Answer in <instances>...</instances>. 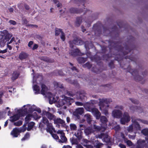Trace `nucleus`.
<instances>
[{
  "mask_svg": "<svg viewBox=\"0 0 148 148\" xmlns=\"http://www.w3.org/2000/svg\"><path fill=\"white\" fill-rule=\"evenodd\" d=\"M128 38L130 39L127 42L128 44L124 46V48L121 46V43L119 42H116L114 40H109L108 47L109 49V53L111 52L112 49H114L115 51H117L118 54H113L115 55V60L119 62L120 66L122 68L125 69H127V72L131 74L134 77L135 81L137 82L141 81L143 78L139 75V70L137 69L133 70L131 69L130 65H129L127 68L122 66V61L123 60L124 56L130 52L132 50H134V49H132L131 48L135 47L132 45L135 38L132 36H129Z\"/></svg>",
  "mask_w": 148,
  "mask_h": 148,
  "instance_id": "nucleus-1",
  "label": "nucleus"
},
{
  "mask_svg": "<svg viewBox=\"0 0 148 148\" xmlns=\"http://www.w3.org/2000/svg\"><path fill=\"white\" fill-rule=\"evenodd\" d=\"M99 105L100 110L106 116L108 114V109L109 106V104L112 101L111 99L103 98L99 99Z\"/></svg>",
  "mask_w": 148,
  "mask_h": 148,
  "instance_id": "nucleus-2",
  "label": "nucleus"
},
{
  "mask_svg": "<svg viewBox=\"0 0 148 148\" xmlns=\"http://www.w3.org/2000/svg\"><path fill=\"white\" fill-rule=\"evenodd\" d=\"M12 36V35L9 33L8 31L5 30L1 32L0 34V44L4 45L7 41L9 40Z\"/></svg>",
  "mask_w": 148,
  "mask_h": 148,
  "instance_id": "nucleus-3",
  "label": "nucleus"
},
{
  "mask_svg": "<svg viewBox=\"0 0 148 148\" xmlns=\"http://www.w3.org/2000/svg\"><path fill=\"white\" fill-rule=\"evenodd\" d=\"M103 33L105 36H108L112 34H114L115 36H118L119 35V31L118 28L116 25H114L112 28V32L110 31V29L103 27Z\"/></svg>",
  "mask_w": 148,
  "mask_h": 148,
  "instance_id": "nucleus-4",
  "label": "nucleus"
},
{
  "mask_svg": "<svg viewBox=\"0 0 148 148\" xmlns=\"http://www.w3.org/2000/svg\"><path fill=\"white\" fill-rule=\"evenodd\" d=\"M74 99H75V97H74ZM73 99V98H72L70 97H64V99L59 101V104L60 106H62L64 105H66L67 106H69L71 104L72 101Z\"/></svg>",
  "mask_w": 148,
  "mask_h": 148,
  "instance_id": "nucleus-5",
  "label": "nucleus"
},
{
  "mask_svg": "<svg viewBox=\"0 0 148 148\" xmlns=\"http://www.w3.org/2000/svg\"><path fill=\"white\" fill-rule=\"evenodd\" d=\"M130 120V116L128 113L125 112L123 117L121 119V123L122 124L124 125L126 123H128Z\"/></svg>",
  "mask_w": 148,
  "mask_h": 148,
  "instance_id": "nucleus-6",
  "label": "nucleus"
},
{
  "mask_svg": "<svg viewBox=\"0 0 148 148\" xmlns=\"http://www.w3.org/2000/svg\"><path fill=\"white\" fill-rule=\"evenodd\" d=\"M97 137L99 138H103V141L106 143H109L111 141V138L107 134L101 133L98 135Z\"/></svg>",
  "mask_w": 148,
  "mask_h": 148,
  "instance_id": "nucleus-7",
  "label": "nucleus"
},
{
  "mask_svg": "<svg viewBox=\"0 0 148 148\" xmlns=\"http://www.w3.org/2000/svg\"><path fill=\"white\" fill-rule=\"evenodd\" d=\"M92 29L94 30L95 35V36H99L101 34V30L100 28L99 24L96 23L94 24Z\"/></svg>",
  "mask_w": 148,
  "mask_h": 148,
  "instance_id": "nucleus-8",
  "label": "nucleus"
},
{
  "mask_svg": "<svg viewBox=\"0 0 148 148\" xmlns=\"http://www.w3.org/2000/svg\"><path fill=\"white\" fill-rule=\"evenodd\" d=\"M100 121L101 122V127L103 128V130H105L107 127V123L108 119L106 117L104 116H102L100 117Z\"/></svg>",
  "mask_w": 148,
  "mask_h": 148,
  "instance_id": "nucleus-9",
  "label": "nucleus"
},
{
  "mask_svg": "<svg viewBox=\"0 0 148 148\" xmlns=\"http://www.w3.org/2000/svg\"><path fill=\"white\" fill-rule=\"evenodd\" d=\"M53 121L54 124L56 125V126L58 127H60V124L63 126L65 125V121L60 118H57L56 117Z\"/></svg>",
  "mask_w": 148,
  "mask_h": 148,
  "instance_id": "nucleus-10",
  "label": "nucleus"
},
{
  "mask_svg": "<svg viewBox=\"0 0 148 148\" xmlns=\"http://www.w3.org/2000/svg\"><path fill=\"white\" fill-rule=\"evenodd\" d=\"M145 140L139 139L137 141L136 148H144L146 145Z\"/></svg>",
  "mask_w": 148,
  "mask_h": 148,
  "instance_id": "nucleus-11",
  "label": "nucleus"
},
{
  "mask_svg": "<svg viewBox=\"0 0 148 148\" xmlns=\"http://www.w3.org/2000/svg\"><path fill=\"white\" fill-rule=\"evenodd\" d=\"M43 114L44 115H45L50 120L54 121L56 117V116L53 114H52L48 111L46 110L43 111Z\"/></svg>",
  "mask_w": 148,
  "mask_h": 148,
  "instance_id": "nucleus-12",
  "label": "nucleus"
},
{
  "mask_svg": "<svg viewBox=\"0 0 148 148\" xmlns=\"http://www.w3.org/2000/svg\"><path fill=\"white\" fill-rule=\"evenodd\" d=\"M86 94L84 91H81L76 93V99L77 100H82L85 96Z\"/></svg>",
  "mask_w": 148,
  "mask_h": 148,
  "instance_id": "nucleus-13",
  "label": "nucleus"
},
{
  "mask_svg": "<svg viewBox=\"0 0 148 148\" xmlns=\"http://www.w3.org/2000/svg\"><path fill=\"white\" fill-rule=\"evenodd\" d=\"M112 114L114 117L117 118H121L122 115L121 111L119 110H114L112 111Z\"/></svg>",
  "mask_w": 148,
  "mask_h": 148,
  "instance_id": "nucleus-14",
  "label": "nucleus"
},
{
  "mask_svg": "<svg viewBox=\"0 0 148 148\" xmlns=\"http://www.w3.org/2000/svg\"><path fill=\"white\" fill-rule=\"evenodd\" d=\"M73 44L76 45H81L84 44V42L79 37H76L73 40Z\"/></svg>",
  "mask_w": 148,
  "mask_h": 148,
  "instance_id": "nucleus-15",
  "label": "nucleus"
},
{
  "mask_svg": "<svg viewBox=\"0 0 148 148\" xmlns=\"http://www.w3.org/2000/svg\"><path fill=\"white\" fill-rule=\"evenodd\" d=\"M84 112V109L83 108H79L76 109L74 112V115L77 117H79V115L82 114Z\"/></svg>",
  "mask_w": 148,
  "mask_h": 148,
  "instance_id": "nucleus-16",
  "label": "nucleus"
},
{
  "mask_svg": "<svg viewBox=\"0 0 148 148\" xmlns=\"http://www.w3.org/2000/svg\"><path fill=\"white\" fill-rule=\"evenodd\" d=\"M91 141L92 144L94 145V147L96 148H100L103 145L102 143H99L97 140L93 139Z\"/></svg>",
  "mask_w": 148,
  "mask_h": 148,
  "instance_id": "nucleus-17",
  "label": "nucleus"
},
{
  "mask_svg": "<svg viewBox=\"0 0 148 148\" xmlns=\"http://www.w3.org/2000/svg\"><path fill=\"white\" fill-rule=\"evenodd\" d=\"M69 12L71 14L80 13L83 12L82 9H79L75 8H72L69 9Z\"/></svg>",
  "mask_w": 148,
  "mask_h": 148,
  "instance_id": "nucleus-18",
  "label": "nucleus"
},
{
  "mask_svg": "<svg viewBox=\"0 0 148 148\" xmlns=\"http://www.w3.org/2000/svg\"><path fill=\"white\" fill-rule=\"evenodd\" d=\"M19 72L17 71H13L12 74V77H11V79L12 82L17 79L19 75H20Z\"/></svg>",
  "mask_w": 148,
  "mask_h": 148,
  "instance_id": "nucleus-19",
  "label": "nucleus"
},
{
  "mask_svg": "<svg viewBox=\"0 0 148 148\" xmlns=\"http://www.w3.org/2000/svg\"><path fill=\"white\" fill-rule=\"evenodd\" d=\"M28 56V53L24 52L22 51L20 53L18 58L21 60H22L27 58Z\"/></svg>",
  "mask_w": 148,
  "mask_h": 148,
  "instance_id": "nucleus-20",
  "label": "nucleus"
},
{
  "mask_svg": "<svg viewBox=\"0 0 148 148\" xmlns=\"http://www.w3.org/2000/svg\"><path fill=\"white\" fill-rule=\"evenodd\" d=\"M84 132L86 135H88L93 133L94 130L92 127H88L84 130Z\"/></svg>",
  "mask_w": 148,
  "mask_h": 148,
  "instance_id": "nucleus-21",
  "label": "nucleus"
},
{
  "mask_svg": "<svg viewBox=\"0 0 148 148\" xmlns=\"http://www.w3.org/2000/svg\"><path fill=\"white\" fill-rule=\"evenodd\" d=\"M70 54L71 55L75 57L79 55L80 54V51L79 49H76L73 50H71V51Z\"/></svg>",
  "mask_w": 148,
  "mask_h": 148,
  "instance_id": "nucleus-22",
  "label": "nucleus"
},
{
  "mask_svg": "<svg viewBox=\"0 0 148 148\" xmlns=\"http://www.w3.org/2000/svg\"><path fill=\"white\" fill-rule=\"evenodd\" d=\"M61 139H59L58 142L60 143H66L67 141V138L65 136L64 134H61V135L60 136Z\"/></svg>",
  "mask_w": 148,
  "mask_h": 148,
  "instance_id": "nucleus-23",
  "label": "nucleus"
},
{
  "mask_svg": "<svg viewBox=\"0 0 148 148\" xmlns=\"http://www.w3.org/2000/svg\"><path fill=\"white\" fill-rule=\"evenodd\" d=\"M136 55L133 56L131 54L129 56H126L125 57V59H129L131 61H134L136 63L137 60V59L136 58Z\"/></svg>",
  "mask_w": 148,
  "mask_h": 148,
  "instance_id": "nucleus-24",
  "label": "nucleus"
},
{
  "mask_svg": "<svg viewBox=\"0 0 148 148\" xmlns=\"http://www.w3.org/2000/svg\"><path fill=\"white\" fill-rule=\"evenodd\" d=\"M18 129L17 128H14L12 131L11 134L14 137H17L18 135V133L20 132Z\"/></svg>",
  "mask_w": 148,
  "mask_h": 148,
  "instance_id": "nucleus-25",
  "label": "nucleus"
},
{
  "mask_svg": "<svg viewBox=\"0 0 148 148\" xmlns=\"http://www.w3.org/2000/svg\"><path fill=\"white\" fill-rule=\"evenodd\" d=\"M46 125H47V129L46 130L48 132H49L50 134L52 133L53 130V127L52 125V124L51 123H49V122L47 123Z\"/></svg>",
  "mask_w": 148,
  "mask_h": 148,
  "instance_id": "nucleus-26",
  "label": "nucleus"
},
{
  "mask_svg": "<svg viewBox=\"0 0 148 148\" xmlns=\"http://www.w3.org/2000/svg\"><path fill=\"white\" fill-rule=\"evenodd\" d=\"M10 118V121L12 122H14L19 119L20 116L18 114H16L11 116Z\"/></svg>",
  "mask_w": 148,
  "mask_h": 148,
  "instance_id": "nucleus-27",
  "label": "nucleus"
},
{
  "mask_svg": "<svg viewBox=\"0 0 148 148\" xmlns=\"http://www.w3.org/2000/svg\"><path fill=\"white\" fill-rule=\"evenodd\" d=\"M82 18L80 17H78L76 18V21L75 23V25L77 27H79L82 21Z\"/></svg>",
  "mask_w": 148,
  "mask_h": 148,
  "instance_id": "nucleus-28",
  "label": "nucleus"
},
{
  "mask_svg": "<svg viewBox=\"0 0 148 148\" xmlns=\"http://www.w3.org/2000/svg\"><path fill=\"white\" fill-rule=\"evenodd\" d=\"M42 89L41 91V94L45 95L47 91V88L46 86L44 84H42L41 85Z\"/></svg>",
  "mask_w": 148,
  "mask_h": 148,
  "instance_id": "nucleus-29",
  "label": "nucleus"
},
{
  "mask_svg": "<svg viewBox=\"0 0 148 148\" xmlns=\"http://www.w3.org/2000/svg\"><path fill=\"white\" fill-rule=\"evenodd\" d=\"M77 60L79 63H84L87 60V58H84L81 57H79Z\"/></svg>",
  "mask_w": 148,
  "mask_h": 148,
  "instance_id": "nucleus-30",
  "label": "nucleus"
},
{
  "mask_svg": "<svg viewBox=\"0 0 148 148\" xmlns=\"http://www.w3.org/2000/svg\"><path fill=\"white\" fill-rule=\"evenodd\" d=\"M40 59L42 61L48 62H52V60L47 56H42L40 57Z\"/></svg>",
  "mask_w": 148,
  "mask_h": 148,
  "instance_id": "nucleus-31",
  "label": "nucleus"
},
{
  "mask_svg": "<svg viewBox=\"0 0 148 148\" xmlns=\"http://www.w3.org/2000/svg\"><path fill=\"white\" fill-rule=\"evenodd\" d=\"M112 56V54H110L109 53L103 55V60L106 61H108Z\"/></svg>",
  "mask_w": 148,
  "mask_h": 148,
  "instance_id": "nucleus-32",
  "label": "nucleus"
},
{
  "mask_svg": "<svg viewBox=\"0 0 148 148\" xmlns=\"http://www.w3.org/2000/svg\"><path fill=\"white\" fill-rule=\"evenodd\" d=\"M86 55L88 57L90 58L92 60H95L97 61V57L94 56H92L91 54V53L90 52H87L86 53Z\"/></svg>",
  "mask_w": 148,
  "mask_h": 148,
  "instance_id": "nucleus-33",
  "label": "nucleus"
},
{
  "mask_svg": "<svg viewBox=\"0 0 148 148\" xmlns=\"http://www.w3.org/2000/svg\"><path fill=\"white\" fill-rule=\"evenodd\" d=\"M33 89L35 91V94H38L40 93V87L38 85L36 84L34 85L33 87Z\"/></svg>",
  "mask_w": 148,
  "mask_h": 148,
  "instance_id": "nucleus-34",
  "label": "nucleus"
},
{
  "mask_svg": "<svg viewBox=\"0 0 148 148\" xmlns=\"http://www.w3.org/2000/svg\"><path fill=\"white\" fill-rule=\"evenodd\" d=\"M53 85L56 88L58 87L61 88H63L62 84L59 82H58L56 81L54 82Z\"/></svg>",
  "mask_w": 148,
  "mask_h": 148,
  "instance_id": "nucleus-35",
  "label": "nucleus"
},
{
  "mask_svg": "<svg viewBox=\"0 0 148 148\" xmlns=\"http://www.w3.org/2000/svg\"><path fill=\"white\" fill-rule=\"evenodd\" d=\"M84 116L86 118L87 122L89 124H90L91 121V115L89 114H86Z\"/></svg>",
  "mask_w": 148,
  "mask_h": 148,
  "instance_id": "nucleus-36",
  "label": "nucleus"
},
{
  "mask_svg": "<svg viewBox=\"0 0 148 148\" xmlns=\"http://www.w3.org/2000/svg\"><path fill=\"white\" fill-rule=\"evenodd\" d=\"M63 32L62 29L56 27L55 28V35L56 36H58L60 33H61Z\"/></svg>",
  "mask_w": 148,
  "mask_h": 148,
  "instance_id": "nucleus-37",
  "label": "nucleus"
},
{
  "mask_svg": "<svg viewBox=\"0 0 148 148\" xmlns=\"http://www.w3.org/2000/svg\"><path fill=\"white\" fill-rule=\"evenodd\" d=\"M82 132L81 131H78L75 134V136L79 140H80L82 138Z\"/></svg>",
  "mask_w": 148,
  "mask_h": 148,
  "instance_id": "nucleus-38",
  "label": "nucleus"
},
{
  "mask_svg": "<svg viewBox=\"0 0 148 148\" xmlns=\"http://www.w3.org/2000/svg\"><path fill=\"white\" fill-rule=\"evenodd\" d=\"M91 71L93 72L96 73H98L100 72V69L97 68L96 66L93 67L92 68Z\"/></svg>",
  "mask_w": 148,
  "mask_h": 148,
  "instance_id": "nucleus-39",
  "label": "nucleus"
},
{
  "mask_svg": "<svg viewBox=\"0 0 148 148\" xmlns=\"http://www.w3.org/2000/svg\"><path fill=\"white\" fill-rule=\"evenodd\" d=\"M88 109L89 110H88L89 111H91L92 113L94 115L96 113H97V112L99 111L98 110L95 108H90L89 107H88Z\"/></svg>",
  "mask_w": 148,
  "mask_h": 148,
  "instance_id": "nucleus-40",
  "label": "nucleus"
},
{
  "mask_svg": "<svg viewBox=\"0 0 148 148\" xmlns=\"http://www.w3.org/2000/svg\"><path fill=\"white\" fill-rule=\"evenodd\" d=\"M35 125V123L33 122H30L28 125V127L27 130L28 131L30 130L34 127Z\"/></svg>",
  "mask_w": 148,
  "mask_h": 148,
  "instance_id": "nucleus-41",
  "label": "nucleus"
},
{
  "mask_svg": "<svg viewBox=\"0 0 148 148\" xmlns=\"http://www.w3.org/2000/svg\"><path fill=\"white\" fill-rule=\"evenodd\" d=\"M74 2L76 4H81L83 3V5L84 7H85L84 5V3L85 1V0H73Z\"/></svg>",
  "mask_w": 148,
  "mask_h": 148,
  "instance_id": "nucleus-42",
  "label": "nucleus"
},
{
  "mask_svg": "<svg viewBox=\"0 0 148 148\" xmlns=\"http://www.w3.org/2000/svg\"><path fill=\"white\" fill-rule=\"evenodd\" d=\"M93 127L94 129V131H98L103 129V128L98 126L96 125H93Z\"/></svg>",
  "mask_w": 148,
  "mask_h": 148,
  "instance_id": "nucleus-43",
  "label": "nucleus"
},
{
  "mask_svg": "<svg viewBox=\"0 0 148 148\" xmlns=\"http://www.w3.org/2000/svg\"><path fill=\"white\" fill-rule=\"evenodd\" d=\"M141 132L144 135L147 136V137H148V129H144L142 130Z\"/></svg>",
  "mask_w": 148,
  "mask_h": 148,
  "instance_id": "nucleus-44",
  "label": "nucleus"
},
{
  "mask_svg": "<svg viewBox=\"0 0 148 148\" xmlns=\"http://www.w3.org/2000/svg\"><path fill=\"white\" fill-rule=\"evenodd\" d=\"M70 128L71 130H77L76 125L73 123H71L70 125Z\"/></svg>",
  "mask_w": 148,
  "mask_h": 148,
  "instance_id": "nucleus-45",
  "label": "nucleus"
},
{
  "mask_svg": "<svg viewBox=\"0 0 148 148\" xmlns=\"http://www.w3.org/2000/svg\"><path fill=\"white\" fill-rule=\"evenodd\" d=\"M140 107H138L136 106H132L130 107V110L133 111H137V110H139Z\"/></svg>",
  "mask_w": 148,
  "mask_h": 148,
  "instance_id": "nucleus-46",
  "label": "nucleus"
},
{
  "mask_svg": "<svg viewBox=\"0 0 148 148\" xmlns=\"http://www.w3.org/2000/svg\"><path fill=\"white\" fill-rule=\"evenodd\" d=\"M92 66V65L90 64L89 62H87L83 65V67H87L88 69H90L91 68Z\"/></svg>",
  "mask_w": 148,
  "mask_h": 148,
  "instance_id": "nucleus-47",
  "label": "nucleus"
},
{
  "mask_svg": "<svg viewBox=\"0 0 148 148\" xmlns=\"http://www.w3.org/2000/svg\"><path fill=\"white\" fill-rule=\"evenodd\" d=\"M72 145H77L78 143V142L77 139L72 138L70 139Z\"/></svg>",
  "mask_w": 148,
  "mask_h": 148,
  "instance_id": "nucleus-48",
  "label": "nucleus"
},
{
  "mask_svg": "<svg viewBox=\"0 0 148 148\" xmlns=\"http://www.w3.org/2000/svg\"><path fill=\"white\" fill-rule=\"evenodd\" d=\"M32 116V115L29 114L27 115L25 118V122L26 123H29V120L31 119V117Z\"/></svg>",
  "mask_w": 148,
  "mask_h": 148,
  "instance_id": "nucleus-49",
  "label": "nucleus"
},
{
  "mask_svg": "<svg viewBox=\"0 0 148 148\" xmlns=\"http://www.w3.org/2000/svg\"><path fill=\"white\" fill-rule=\"evenodd\" d=\"M66 93L67 95L70 97H73L74 96H76V94H75V93L71 91H68Z\"/></svg>",
  "mask_w": 148,
  "mask_h": 148,
  "instance_id": "nucleus-50",
  "label": "nucleus"
},
{
  "mask_svg": "<svg viewBox=\"0 0 148 148\" xmlns=\"http://www.w3.org/2000/svg\"><path fill=\"white\" fill-rule=\"evenodd\" d=\"M29 137V134L28 132L26 133L24 137L21 139V140L22 141L25 140L27 139Z\"/></svg>",
  "mask_w": 148,
  "mask_h": 148,
  "instance_id": "nucleus-51",
  "label": "nucleus"
},
{
  "mask_svg": "<svg viewBox=\"0 0 148 148\" xmlns=\"http://www.w3.org/2000/svg\"><path fill=\"white\" fill-rule=\"evenodd\" d=\"M129 99L131 100L132 102L133 103L136 104H139V101L137 100L131 98H130Z\"/></svg>",
  "mask_w": 148,
  "mask_h": 148,
  "instance_id": "nucleus-52",
  "label": "nucleus"
},
{
  "mask_svg": "<svg viewBox=\"0 0 148 148\" xmlns=\"http://www.w3.org/2000/svg\"><path fill=\"white\" fill-rule=\"evenodd\" d=\"M22 124V121H18L14 122V125L15 126H19Z\"/></svg>",
  "mask_w": 148,
  "mask_h": 148,
  "instance_id": "nucleus-53",
  "label": "nucleus"
},
{
  "mask_svg": "<svg viewBox=\"0 0 148 148\" xmlns=\"http://www.w3.org/2000/svg\"><path fill=\"white\" fill-rule=\"evenodd\" d=\"M49 122V121L45 117H43L42 119V123L46 125Z\"/></svg>",
  "mask_w": 148,
  "mask_h": 148,
  "instance_id": "nucleus-54",
  "label": "nucleus"
},
{
  "mask_svg": "<svg viewBox=\"0 0 148 148\" xmlns=\"http://www.w3.org/2000/svg\"><path fill=\"white\" fill-rule=\"evenodd\" d=\"M60 38L63 41H64L65 40V35L63 32L61 33V35L60 36Z\"/></svg>",
  "mask_w": 148,
  "mask_h": 148,
  "instance_id": "nucleus-55",
  "label": "nucleus"
},
{
  "mask_svg": "<svg viewBox=\"0 0 148 148\" xmlns=\"http://www.w3.org/2000/svg\"><path fill=\"white\" fill-rule=\"evenodd\" d=\"M114 60H112L109 63L108 65L109 66L111 69H113L114 68Z\"/></svg>",
  "mask_w": 148,
  "mask_h": 148,
  "instance_id": "nucleus-56",
  "label": "nucleus"
},
{
  "mask_svg": "<svg viewBox=\"0 0 148 148\" xmlns=\"http://www.w3.org/2000/svg\"><path fill=\"white\" fill-rule=\"evenodd\" d=\"M94 115L95 116L97 119H99L100 117L101 114L99 111H98L97 112V113H96Z\"/></svg>",
  "mask_w": 148,
  "mask_h": 148,
  "instance_id": "nucleus-57",
  "label": "nucleus"
},
{
  "mask_svg": "<svg viewBox=\"0 0 148 148\" xmlns=\"http://www.w3.org/2000/svg\"><path fill=\"white\" fill-rule=\"evenodd\" d=\"M50 134L56 140H59V137L56 134L53 133V131L52 132V133Z\"/></svg>",
  "mask_w": 148,
  "mask_h": 148,
  "instance_id": "nucleus-58",
  "label": "nucleus"
},
{
  "mask_svg": "<svg viewBox=\"0 0 148 148\" xmlns=\"http://www.w3.org/2000/svg\"><path fill=\"white\" fill-rule=\"evenodd\" d=\"M56 101V100L55 99V98L54 97H51L49 99V103L50 104H52L54 103Z\"/></svg>",
  "mask_w": 148,
  "mask_h": 148,
  "instance_id": "nucleus-59",
  "label": "nucleus"
},
{
  "mask_svg": "<svg viewBox=\"0 0 148 148\" xmlns=\"http://www.w3.org/2000/svg\"><path fill=\"white\" fill-rule=\"evenodd\" d=\"M134 126L136 128V129L138 130H140V125L137 122L135 121V122Z\"/></svg>",
  "mask_w": 148,
  "mask_h": 148,
  "instance_id": "nucleus-60",
  "label": "nucleus"
},
{
  "mask_svg": "<svg viewBox=\"0 0 148 148\" xmlns=\"http://www.w3.org/2000/svg\"><path fill=\"white\" fill-rule=\"evenodd\" d=\"M31 111L32 112H34L35 111H36L37 112L39 113H40L41 112V110L40 108H38L37 109H34L33 108H31Z\"/></svg>",
  "mask_w": 148,
  "mask_h": 148,
  "instance_id": "nucleus-61",
  "label": "nucleus"
},
{
  "mask_svg": "<svg viewBox=\"0 0 148 148\" xmlns=\"http://www.w3.org/2000/svg\"><path fill=\"white\" fill-rule=\"evenodd\" d=\"M69 47H70L72 49L73 48L74 45L73 44V40H70L69 42Z\"/></svg>",
  "mask_w": 148,
  "mask_h": 148,
  "instance_id": "nucleus-62",
  "label": "nucleus"
},
{
  "mask_svg": "<svg viewBox=\"0 0 148 148\" xmlns=\"http://www.w3.org/2000/svg\"><path fill=\"white\" fill-rule=\"evenodd\" d=\"M108 47L106 46H103L102 47V51L103 53H105L107 52V48Z\"/></svg>",
  "mask_w": 148,
  "mask_h": 148,
  "instance_id": "nucleus-63",
  "label": "nucleus"
},
{
  "mask_svg": "<svg viewBox=\"0 0 148 148\" xmlns=\"http://www.w3.org/2000/svg\"><path fill=\"white\" fill-rule=\"evenodd\" d=\"M138 120L139 121H140L144 124L148 125V121H147L145 120H142L140 119H138Z\"/></svg>",
  "mask_w": 148,
  "mask_h": 148,
  "instance_id": "nucleus-64",
  "label": "nucleus"
}]
</instances>
